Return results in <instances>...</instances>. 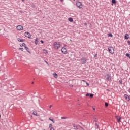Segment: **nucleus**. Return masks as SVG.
<instances>
[{"label": "nucleus", "mask_w": 130, "mask_h": 130, "mask_svg": "<svg viewBox=\"0 0 130 130\" xmlns=\"http://www.w3.org/2000/svg\"><path fill=\"white\" fill-rule=\"evenodd\" d=\"M54 49H58L60 48V46L61 45L59 43V42H55L53 44Z\"/></svg>", "instance_id": "nucleus-1"}, {"label": "nucleus", "mask_w": 130, "mask_h": 130, "mask_svg": "<svg viewBox=\"0 0 130 130\" xmlns=\"http://www.w3.org/2000/svg\"><path fill=\"white\" fill-rule=\"evenodd\" d=\"M108 51L109 52H110V53H111L112 54H113V53H114V49L113 47H109Z\"/></svg>", "instance_id": "nucleus-2"}, {"label": "nucleus", "mask_w": 130, "mask_h": 130, "mask_svg": "<svg viewBox=\"0 0 130 130\" xmlns=\"http://www.w3.org/2000/svg\"><path fill=\"white\" fill-rule=\"evenodd\" d=\"M76 6L78 8H79V9H82V8H83V5L80 2H76Z\"/></svg>", "instance_id": "nucleus-3"}, {"label": "nucleus", "mask_w": 130, "mask_h": 130, "mask_svg": "<svg viewBox=\"0 0 130 130\" xmlns=\"http://www.w3.org/2000/svg\"><path fill=\"white\" fill-rule=\"evenodd\" d=\"M81 62L82 64H85L87 63V59L85 58H82L81 59Z\"/></svg>", "instance_id": "nucleus-4"}, {"label": "nucleus", "mask_w": 130, "mask_h": 130, "mask_svg": "<svg viewBox=\"0 0 130 130\" xmlns=\"http://www.w3.org/2000/svg\"><path fill=\"white\" fill-rule=\"evenodd\" d=\"M105 78L106 80H107L108 81H111V76H110V75L109 74L106 75Z\"/></svg>", "instance_id": "nucleus-5"}, {"label": "nucleus", "mask_w": 130, "mask_h": 130, "mask_svg": "<svg viewBox=\"0 0 130 130\" xmlns=\"http://www.w3.org/2000/svg\"><path fill=\"white\" fill-rule=\"evenodd\" d=\"M17 30H18L19 31L21 30H23L24 29V27L22 25H18L16 27Z\"/></svg>", "instance_id": "nucleus-6"}, {"label": "nucleus", "mask_w": 130, "mask_h": 130, "mask_svg": "<svg viewBox=\"0 0 130 130\" xmlns=\"http://www.w3.org/2000/svg\"><path fill=\"white\" fill-rule=\"evenodd\" d=\"M25 36L28 38H30L31 37V34H30L29 32H26L25 33Z\"/></svg>", "instance_id": "nucleus-7"}, {"label": "nucleus", "mask_w": 130, "mask_h": 130, "mask_svg": "<svg viewBox=\"0 0 130 130\" xmlns=\"http://www.w3.org/2000/svg\"><path fill=\"white\" fill-rule=\"evenodd\" d=\"M61 52L62 53H64V54H66V53H67V49H66V48H64V47L62 48Z\"/></svg>", "instance_id": "nucleus-8"}, {"label": "nucleus", "mask_w": 130, "mask_h": 130, "mask_svg": "<svg viewBox=\"0 0 130 130\" xmlns=\"http://www.w3.org/2000/svg\"><path fill=\"white\" fill-rule=\"evenodd\" d=\"M124 97L126 99V100H127V101H129L130 99H129V96L128 95L124 94Z\"/></svg>", "instance_id": "nucleus-9"}, {"label": "nucleus", "mask_w": 130, "mask_h": 130, "mask_svg": "<svg viewBox=\"0 0 130 130\" xmlns=\"http://www.w3.org/2000/svg\"><path fill=\"white\" fill-rule=\"evenodd\" d=\"M86 96H89V97H90V98H93V97H94V94H93L92 93H87L86 94Z\"/></svg>", "instance_id": "nucleus-10"}, {"label": "nucleus", "mask_w": 130, "mask_h": 130, "mask_svg": "<svg viewBox=\"0 0 130 130\" xmlns=\"http://www.w3.org/2000/svg\"><path fill=\"white\" fill-rule=\"evenodd\" d=\"M53 76L54 77V78H55L56 79H57V78H58V75H57L56 73H53Z\"/></svg>", "instance_id": "nucleus-11"}, {"label": "nucleus", "mask_w": 130, "mask_h": 130, "mask_svg": "<svg viewBox=\"0 0 130 130\" xmlns=\"http://www.w3.org/2000/svg\"><path fill=\"white\" fill-rule=\"evenodd\" d=\"M73 127L74 129H79V126H78V125H76L75 124H73Z\"/></svg>", "instance_id": "nucleus-12"}, {"label": "nucleus", "mask_w": 130, "mask_h": 130, "mask_svg": "<svg viewBox=\"0 0 130 130\" xmlns=\"http://www.w3.org/2000/svg\"><path fill=\"white\" fill-rule=\"evenodd\" d=\"M124 38L125 39H128V38H129V36L128 34H126L124 36Z\"/></svg>", "instance_id": "nucleus-13"}, {"label": "nucleus", "mask_w": 130, "mask_h": 130, "mask_svg": "<svg viewBox=\"0 0 130 130\" xmlns=\"http://www.w3.org/2000/svg\"><path fill=\"white\" fill-rule=\"evenodd\" d=\"M33 114L34 115H36V116H38V114H37V112L36 111H33Z\"/></svg>", "instance_id": "nucleus-14"}, {"label": "nucleus", "mask_w": 130, "mask_h": 130, "mask_svg": "<svg viewBox=\"0 0 130 130\" xmlns=\"http://www.w3.org/2000/svg\"><path fill=\"white\" fill-rule=\"evenodd\" d=\"M17 40L19 41V42H24V40L21 39L20 38H17Z\"/></svg>", "instance_id": "nucleus-15"}, {"label": "nucleus", "mask_w": 130, "mask_h": 130, "mask_svg": "<svg viewBox=\"0 0 130 130\" xmlns=\"http://www.w3.org/2000/svg\"><path fill=\"white\" fill-rule=\"evenodd\" d=\"M35 43L36 45H37V44H38V38H37L36 39H35Z\"/></svg>", "instance_id": "nucleus-16"}, {"label": "nucleus", "mask_w": 130, "mask_h": 130, "mask_svg": "<svg viewBox=\"0 0 130 130\" xmlns=\"http://www.w3.org/2000/svg\"><path fill=\"white\" fill-rule=\"evenodd\" d=\"M24 48L25 50H26L27 52H29V53H30V52L29 51V48H28V47H26V46H25Z\"/></svg>", "instance_id": "nucleus-17"}, {"label": "nucleus", "mask_w": 130, "mask_h": 130, "mask_svg": "<svg viewBox=\"0 0 130 130\" xmlns=\"http://www.w3.org/2000/svg\"><path fill=\"white\" fill-rule=\"evenodd\" d=\"M68 20L69 22H74V19L72 17H70Z\"/></svg>", "instance_id": "nucleus-18"}, {"label": "nucleus", "mask_w": 130, "mask_h": 130, "mask_svg": "<svg viewBox=\"0 0 130 130\" xmlns=\"http://www.w3.org/2000/svg\"><path fill=\"white\" fill-rule=\"evenodd\" d=\"M95 128H96V129L99 128V125H98V123H95Z\"/></svg>", "instance_id": "nucleus-19"}, {"label": "nucleus", "mask_w": 130, "mask_h": 130, "mask_svg": "<svg viewBox=\"0 0 130 130\" xmlns=\"http://www.w3.org/2000/svg\"><path fill=\"white\" fill-rule=\"evenodd\" d=\"M117 117L118 122H119V123L120 122V119H121V117H119V118H118L117 117Z\"/></svg>", "instance_id": "nucleus-20"}, {"label": "nucleus", "mask_w": 130, "mask_h": 130, "mask_svg": "<svg viewBox=\"0 0 130 130\" xmlns=\"http://www.w3.org/2000/svg\"><path fill=\"white\" fill-rule=\"evenodd\" d=\"M22 46H26L25 43H23L22 44L20 45V47H22Z\"/></svg>", "instance_id": "nucleus-21"}, {"label": "nucleus", "mask_w": 130, "mask_h": 130, "mask_svg": "<svg viewBox=\"0 0 130 130\" xmlns=\"http://www.w3.org/2000/svg\"><path fill=\"white\" fill-rule=\"evenodd\" d=\"M78 128H81V129L84 130V128H83V127L80 126V125H78Z\"/></svg>", "instance_id": "nucleus-22"}, {"label": "nucleus", "mask_w": 130, "mask_h": 130, "mask_svg": "<svg viewBox=\"0 0 130 130\" xmlns=\"http://www.w3.org/2000/svg\"><path fill=\"white\" fill-rule=\"evenodd\" d=\"M112 4H116V0H112Z\"/></svg>", "instance_id": "nucleus-23"}, {"label": "nucleus", "mask_w": 130, "mask_h": 130, "mask_svg": "<svg viewBox=\"0 0 130 130\" xmlns=\"http://www.w3.org/2000/svg\"><path fill=\"white\" fill-rule=\"evenodd\" d=\"M126 56H127V57H129V58H130V55L129 53H126Z\"/></svg>", "instance_id": "nucleus-24"}, {"label": "nucleus", "mask_w": 130, "mask_h": 130, "mask_svg": "<svg viewBox=\"0 0 130 130\" xmlns=\"http://www.w3.org/2000/svg\"><path fill=\"white\" fill-rule=\"evenodd\" d=\"M43 52H44V53L46 54V53H47V50H45V49H44V50H43Z\"/></svg>", "instance_id": "nucleus-25"}, {"label": "nucleus", "mask_w": 130, "mask_h": 130, "mask_svg": "<svg viewBox=\"0 0 130 130\" xmlns=\"http://www.w3.org/2000/svg\"><path fill=\"white\" fill-rule=\"evenodd\" d=\"M108 35H109V36L110 37H113V35H112V34H108Z\"/></svg>", "instance_id": "nucleus-26"}, {"label": "nucleus", "mask_w": 130, "mask_h": 130, "mask_svg": "<svg viewBox=\"0 0 130 130\" xmlns=\"http://www.w3.org/2000/svg\"><path fill=\"white\" fill-rule=\"evenodd\" d=\"M19 50H21V51H23L24 50V48H19Z\"/></svg>", "instance_id": "nucleus-27"}, {"label": "nucleus", "mask_w": 130, "mask_h": 130, "mask_svg": "<svg viewBox=\"0 0 130 130\" xmlns=\"http://www.w3.org/2000/svg\"><path fill=\"white\" fill-rule=\"evenodd\" d=\"M49 120H50L51 121H52V122H53V123H54L55 122H54V121H53V119H50V118H49Z\"/></svg>", "instance_id": "nucleus-28"}, {"label": "nucleus", "mask_w": 130, "mask_h": 130, "mask_svg": "<svg viewBox=\"0 0 130 130\" xmlns=\"http://www.w3.org/2000/svg\"><path fill=\"white\" fill-rule=\"evenodd\" d=\"M105 105L106 107H107V106H108V103H105Z\"/></svg>", "instance_id": "nucleus-29"}, {"label": "nucleus", "mask_w": 130, "mask_h": 130, "mask_svg": "<svg viewBox=\"0 0 130 130\" xmlns=\"http://www.w3.org/2000/svg\"><path fill=\"white\" fill-rule=\"evenodd\" d=\"M61 119H66L67 118L66 117H61Z\"/></svg>", "instance_id": "nucleus-30"}, {"label": "nucleus", "mask_w": 130, "mask_h": 130, "mask_svg": "<svg viewBox=\"0 0 130 130\" xmlns=\"http://www.w3.org/2000/svg\"><path fill=\"white\" fill-rule=\"evenodd\" d=\"M49 127H51H51H52V124H50Z\"/></svg>", "instance_id": "nucleus-31"}, {"label": "nucleus", "mask_w": 130, "mask_h": 130, "mask_svg": "<svg viewBox=\"0 0 130 130\" xmlns=\"http://www.w3.org/2000/svg\"><path fill=\"white\" fill-rule=\"evenodd\" d=\"M127 43L128 45H130V41H127Z\"/></svg>", "instance_id": "nucleus-32"}, {"label": "nucleus", "mask_w": 130, "mask_h": 130, "mask_svg": "<svg viewBox=\"0 0 130 130\" xmlns=\"http://www.w3.org/2000/svg\"><path fill=\"white\" fill-rule=\"evenodd\" d=\"M41 43H44V42L42 40H41Z\"/></svg>", "instance_id": "nucleus-33"}, {"label": "nucleus", "mask_w": 130, "mask_h": 130, "mask_svg": "<svg viewBox=\"0 0 130 130\" xmlns=\"http://www.w3.org/2000/svg\"><path fill=\"white\" fill-rule=\"evenodd\" d=\"M119 83H120V84H122V81H119Z\"/></svg>", "instance_id": "nucleus-34"}, {"label": "nucleus", "mask_w": 130, "mask_h": 130, "mask_svg": "<svg viewBox=\"0 0 130 130\" xmlns=\"http://www.w3.org/2000/svg\"><path fill=\"white\" fill-rule=\"evenodd\" d=\"M45 62H46V63L47 64H48V62H47V61H45Z\"/></svg>", "instance_id": "nucleus-35"}, {"label": "nucleus", "mask_w": 130, "mask_h": 130, "mask_svg": "<svg viewBox=\"0 0 130 130\" xmlns=\"http://www.w3.org/2000/svg\"><path fill=\"white\" fill-rule=\"evenodd\" d=\"M51 107H52V105H50V106H49V108H51Z\"/></svg>", "instance_id": "nucleus-36"}, {"label": "nucleus", "mask_w": 130, "mask_h": 130, "mask_svg": "<svg viewBox=\"0 0 130 130\" xmlns=\"http://www.w3.org/2000/svg\"><path fill=\"white\" fill-rule=\"evenodd\" d=\"M84 25H85V26H87V23H84Z\"/></svg>", "instance_id": "nucleus-37"}, {"label": "nucleus", "mask_w": 130, "mask_h": 130, "mask_svg": "<svg viewBox=\"0 0 130 130\" xmlns=\"http://www.w3.org/2000/svg\"><path fill=\"white\" fill-rule=\"evenodd\" d=\"M87 86H89V83H87Z\"/></svg>", "instance_id": "nucleus-38"}, {"label": "nucleus", "mask_w": 130, "mask_h": 130, "mask_svg": "<svg viewBox=\"0 0 130 130\" xmlns=\"http://www.w3.org/2000/svg\"><path fill=\"white\" fill-rule=\"evenodd\" d=\"M93 110H95V108H93Z\"/></svg>", "instance_id": "nucleus-39"}, {"label": "nucleus", "mask_w": 130, "mask_h": 130, "mask_svg": "<svg viewBox=\"0 0 130 130\" xmlns=\"http://www.w3.org/2000/svg\"><path fill=\"white\" fill-rule=\"evenodd\" d=\"M61 1V2H62L63 0H60Z\"/></svg>", "instance_id": "nucleus-40"}, {"label": "nucleus", "mask_w": 130, "mask_h": 130, "mask_svg": "<svg viewBox=\"0 0 130 130\" xmlns=\"http://www.w3.org/2000/svg\"><path fill=\"white\" fill-rule=\"evenodd\" d=\"M22 2H24V1H25V0H22Z\"/></svg>", "instance_id": "nucleus-41"}, {"label": "nucleus", "mask_w": 130, "mask_h": 130, "mask_svg": "<svg viewBox=\"0 0 130 130\" xmlns=\"http://www.w3.org/2000/svg\"><path fill=\"white\" fill-rule=\"evenodd\" d=\"M32 84H34V82H32Z\"/></svg>", "instance_id": "nucleus-42"}, {"label": "nucleus", "mask_w": 130, "mask_h": 130, "mask_svg": "<svg viewBox=\"0 0 130 130\" xmlns=\"http://www.w3.org/2000/svg\"><path fill=\"white\" fill-rule=\"evenodd\" d=\"M78 105H79V106H80V104H78Z\"/></svg>", "instance_id": "nucleus-43"}]
</instances>
